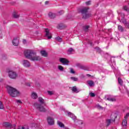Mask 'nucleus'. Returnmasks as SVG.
<instances>
[{"label": "nucleus", "mask_w": 129, "mask_h": 129, "mask_svg": "<svg viewBox=\"0 0 129 129\" xmlns=\"http://www.w3.org/2000/svg\"><path fill=\"white\" fill-rule=\"evenodd\" d=\"M24 55L26 58L29 59L31 61H41L42 59L40 56L37 55V52L33 50H25Z\"/></svg>", "instance_id": "nucleus-1"}, {"label": "nucleus", "mask_w": 129, "mask_h": 129, "mask_svg": "<svg viewBox=\"0 0 129 129\" xmlns=\"http://www.w3.org/2000/svg\"><path fill=\"white\" fill-rule=\"evenodd\" d=\"M8 94L12 96V97H17L20 94V92L18 90L13 87L10 86L6 87Z\"/></svg>", "instance_id": "nucleus-2"}, {"label": "nucleus", "mask_w": 129, "mask_h": 129, "mask_svg": "<svg viewBox=\"0 0 129 129\" xmlns=\"http://www.w3.org/2000/svg\"><path fill=\"white\" fill-rule=\"evenodd\" d=\"M88 10H89V8L85 7L80 10V13H81L83 15V19H88L92 16L91 13H88Z\"/></svg>", "instance_id": "nucleus-3"}, {"label": "nucleus", "mask_w": 129, "mask_h": 129, "mask_svg": "<svg viewBox=\"0 0 129 129\" xmlns=\"http://www.w3.org/2000/svg\"><path fill=\"white\" fill-rule=\"evenodd\" d=\"M34 105L35 108L38 110V111H40V112H46V109L42 105L36 102L34 104Z\"/></svg>", "instance_id": "nucleus-4"}, {"label": "nucleus", "mask_w": 129, "mask_h": 129, "mask_svg": "<svg viewBox=\"0 0 129 129\" xmlns=\"http://www.w3.org/2000/svg\"><path fill=\"white\" fill-rule=\"evenodd\" d=\"M7 72L8 73V76L11 79H16L18 77V74L14 71H9Z\"/></svg>", "instance_id": "nucleus-5"}, {"label": "nucleus", "mask_w": 129, "mask_h": 129, "mask_svg": "<svg viewBox=\"0 0 129 129\" xmlns=\"http://www.w3.org/2000/svg\"><path fill=\"white\" fill-rule=\"evenodd\" d=\"M45 37H47L48 40H50V39H52V34L50 33V31H49V29L48 28L45 29Z\"/></svg>", "instance_id": "nucleus-6"}, {"label": "nucleus", "mask_w": 129, "mask_h": 129, "mask_svg": "<svg viewBox=\"0 0 129 129\" xmlns=\"http://www.w3.org/2000/svg\"><path fill=\"white\" fill-rule=\"evenodd\" d=\"M115 118H116V116H114V119H106L105 123H106V127H107L108 126H109V125H110V123H111V121H115Z\"/></svg>", "instance_id": "nucleus-7"}, {"label": "nucleus", "mask_w": 129, "mask_h": 129, "mask_svg": "<svg viewBox=\"0 0 129 129\" xmlns=\"http://www.w3.org/2000/svg\"><path fill=\"white\" fill-rule=\"evenodd\" d=\"M59 61L60 63H62V64H63V65H66V64L69 63V61L67 58L63 57L59 58Z\"/></svg>", "instance_id": "nucleus-8"}, {"label": "nucleus", "mask_w": 129, "mask_h": 129, "mask_svg": "<svg viewBox=\"0 0 129 129\" xmlns=\"http://www.w3.org/2000/svg\"><path fill=\"white\" fill-rule=\"evenodd\" d=\"M3 126H5V127H7L8 128H13V125L8 122H5L3 123Z\"/></svg>", "instance_id": "nucleus-9"}, {"label": "nucleus", "mask_w": 129, "mask_h": 129, "mask_svg": "<svg viewBox=\"0 0 129 129\" xmlns=\"http://www.w3.org/2000/svg\"><path fill=\"white\" fill-rule=\"evenodd\" d=\"M47 122L49 125H53L54 124V119L51 117H48Z\"/></svg>", "instance_id": "nucleus-10"}, {"label": "nucleus", "mask_w": 129, "mask_h": 129, "mask_svg": "<svg viewBox=\"0 0 129 129\" xmlns=\"http://www.w3.org/2000/svg\"><path fill=\"white\" fill-rule=\"evenodd\" d=\"M23 64L24 67H30L31 65V64L30 63V61L27 60H23Z\"/></svg>", "instance_id": "nucleus-11"}, {"label": "nucleus", "mask_w": 129, "mask_h": 129, "mask_svg": "<svg viewBox=\"0 0 129 129\" xmlns=\"http://www.w3.org/2000/svg\"><path fill=\"white\" fill-rule=\"evenodd\" d=\"M19 42H20V41L19 40V39H18V38H16L13 39L12 43H13L14 46H18Z\"/></svg>", "instance_id": "nucleus-12"}, {"label": "nucleus", "mask_w": 129, "mask_h": 129, "mask_svg": "<svg viewBox=\"0 0 129 129\" xmlns=\"http://www.w3.org/2000/svg\"><path fill=\"white\" fill-rule=\"evenodd\" d=\"M68 116H70V117H71V118H72V119H73V120H74V121H75V120H76V118H77L76 116L73 113H72L71 112H69L68 114Z\"/></svg>", "instance_id": "nucleus-13"}, {"label": "nucleus", "mask_w": 129, "mask_h": 129, "mask_svg": "<svg viewBox=\"0 0 129 129\" xmlns=\"http://www.w3.org/2000/svg\"><path fill=\"white\" fill-rule=\"evenodd\" d=\"M71 89L74 93H78V92H80V90L78 89L76 86L73 87Z\"/></svg>", "instance_id": "nucleus-14"}, {"label": "nucleus", "mask_w": 129, "mask_h": 129, "mask_svg": "<svg viewBox=\"0 0 129 129\" xmlns=\"http://www.w3.org/2000/svg\"><path fill=\"white\" fill-rule=\"evenodd\" d=\"M107 100H108L109 101H112V102H113V101H116V99H115V98L114 97H111V95H108Z\"/></svg>", "instance_id": "nucleus-15"}, {"label": "nucleus", "mask_w": 129, "mask_h": 129, "mask_svg": "<svg viewBox=\"0 0 129 129\" xmlns=\"http://www.w3.org/2000/svg\"><path fill=\"white\" fill-rule=\"evenodd\" d=\"M48 17L50 19H55V18H56V14L49 12L48 13Z\"/></svg>", "instance_id": "nucleus-16"}, {"label": "nucleus", "mask_w": 129, "mask_h": 129, "mask_svg": "<svg viewBox=\"0 0 129 129\" xmlns=\"http://www.w3.org/2000/svg\"><path fill=\"white\" fill-rule=\"evenodd\" d=\"M40 53L43 57H47V56H48V53L46 52V50H41Z\"/></svg>", "instance_id": "nucleus-17"}, {"label": "nucleus", "mask_w": 129, "mask_h": 129, "mask_svg": "<svg viewBox=\"0 0 129 129\" xmlns=\"http://www.w3.org/2000/svg\"><path fill=\"white\" fill-rule=\"evenodd\" d=\"M13 18H15V19H18V18H20V15L18 14V13L14 12L13 13Z\"/></svg>", "instance_id": "nucleus-18"}, {"label": "nucleus", "mask_w": 129, "mask_h": 129, "mask_svg": "<svg viewBox=\"0 0 129 129\" xmlns=\"http://www.w3.org/2000/svg\"><path fill=\"white\" fill-rule=\"evenodd\" d=\"M90 28V26L89 25H85L83 26V30L85 31V32H88V29Z\"/></svg>", "instance_id": "nucleus-19"}, {"label": "nucleus", "mask_w": 129, "mask_h": 129, "mask_svg": "<svg viewBox=\"0 0 129 129\" xmlns=\"http://www.w3.org/2000/svg\"><path fill=\"white\" fill-rule=\"evenodd\" d=\"M31 97L33 99H37V98H38V95H37L35 92H33L31 95Z\"/></svg>", "instance_id": "nucleus-20"}, {"label": "nucleus", "mask_w": 129, "mask_h": 129, "mask_svg": "<svg viewBox=\"0 0 129 129\" xmlns=\"http://www.w3.org/2000/svg\"><path fill=\"white\" fill-rule=\"evenodd\" d=\"M38 101L40 102V104H45V100L42 99V97H39L38 98Z\"/></svg>", "instance_id": "nucleus-21"}, {"label": "nucleus", "mask_w": 129, "mask_h": 129, "mask_svg": "<svg viewBox=\"0 0 129 129\" xmlns=\"http://www.w3.org/2000/svg\"><path fill=\"white\" fill-rule=\"evenodd\" d=\"M88 84L90 86V87H91V86H94V82L91 80L88 81Z\"/></svg>", "instance_id": "nucleus-22"}, {"label": "nucleus", "mask_w": 129, "mask_h": 129, "mask_svg": "<svg viewBox=\"0 0 129 129\" xmlns=\"http://www.w3.org/2000/svg\"><path fill=\"white\" fill-rule=\"evenodd\" d=\"M122 125L123 126H126V125H127V121L126 120V119L124 118V119L123 120L122 122Z\"/></svg>", "instance_id": "nucleus-23"}, {"label": "nucleus", "mask_w": 129, "mask_h": 129, "mask_svg": "<svg viewBox=\"0 0 129 129\" xmlns=\"http://www.w3.org/2000/svg\"><path fill=\"white\" fill-rule=\"evenodd\" d=\"M123 24H124V26L126 28L129 29V23L126 22V20H124L122 21Z\"/></svg>", "instance_id": "nucleus-24"}, {"label": "nucleus", "mask_w": 129, "mask_h": 129, "mask_svg": "<svg viewBox=\"0 0 129 129\" xmlns=\"http://www.w3.org/2000/svg\"><path fill=\"white\" fill-rule=\"evenodd\" d=\"M57 28V29H59V30H61V29H63V28H64V25L62 23H60L58 25Z\"/></svg>", "instance_id": "nucleus-25"}, {"label": "nucleus", "mask_w": 129, "mask_h": 129, "mask_svg": "<svg viewBox=\"0 0 129 129\" xmlns=\"http://www.w3.org/2000/svg\"><path fill=\"white\" fill-rule=\"evenodd\" d=\"M57 124L60 126V127H64V125L62 122L60 121H57Z\"/></svg>", "instance_id": "nucleus-26"}, {"label": "nucleus", "mask_w": 129, "mask_h": 129, "mask_svg": "<svg viewBox=\"0 0 129 129\" xmlns=\"http://www.w3.org/2000/svg\"><path fill=\"white\" fill-rule=\"evenodd\" d=\"M72 52H74V49L72 48H70L68 50V54H72Z\"/></svg>", "instance_id": "nucleus-27"}, {"label": "nucleus", "mask_w": 129, "mask_h": 129, "mask_svg": "<svg viewBox=\"0 0 129 129\" xmlns=\"http://www.w3.org/2000/svg\"><path fill=\"white\" fill-rule=\"evenodd\" d=\"M118 30L120 31V32H123V27L120 25L118 26Z\"/></svg>", "instance_id": "nucleus-28"}, {"label": "nucleus", "mask_w": 129, "mask_h": 129, "mask_svg": "<svg viewBox=\"0 0 129 129\" xmlns=\"http://www.w3.org/2000/svg\"><path fill=\"white\" fill-rule=\"evenodd\" d=\"M123 9L124 11H125V12H127V13H129V8L127 7V6H125L123 7Z\"/></svg>", "instance_id": "nucleus-29"}, {"label": "nucleus", "mask_w": 129, "mask_h": 129, "mask_svg": "<svg viewBox=\"0 0 129 129\" xmlns=\"http://www.w3.org/2000/svg\"><path fill=\"white\" fill-rule=\"evenodd\" d=\"M55 40L57 41L58 42H62V38L58 36L55 38Z\"/></svg>", "instance_id": "nucleus-30"}, {"label": "nucleus", "mask_w": 129, "mask_h": 129, "mask_svg": "<svg viewBox=\"0 0 129 129\" xmlns=\"http://www.w3.org/2000/svg\"><path fill=\"white\" fill-rule=\"evenodd\" d=\"M118 82L120 85H122V80L120 78H118Z\"/></svg>", "instance_id": "nucleus-31"}, {"label": "nucleus", "mask_w": 129, "mask_h": 129, "mask_svg": "<svg viewBox=\"0 0 129 129\" xmlns=\"http://www.w3.org/2000/svg\"><path fill=\"white\" fill-rule=\"evenodd\" d=\"M58 68L60 71H64V68H63V67L61 66H58Z\"/></svg>", "instance_id": "nucleus-32"}, {"label": "nucleus", "mask_w": 129, "mask_h": 129, "mask_svg": "<svg viewBox=\"0 0 129 129\" xmlns=\"http://www.w3.org/2000/svg\"><path fill=\"white\" fill-rule=\"evenodd\" d=\"M71 79H72V80H73V81H78V78H77L72 77H71Z\"/></svg>", "instance_id": "nucleus-33"}, {"label": "nucleus", "mask_w": 129, "mask_h": 129, "mask_svg": "<svg viewBox=\"0 0 129 129\" xmlns=\"http://www.w3.org/2000/svg\"><path fill=\"white\" fill-rule=\"evenodd\" d=\"M63 14H64V11L63 10H61L58 12V16H61V15H63Z\"/></svg>", "instance_id": "nucleus-34"}, {"label": "nucleus", "mask_w": 129, "mask_h": 129, "mask_svg": "<svg viewBox=\"0 0 129 129\" xmlns=\"http://www.w3.org/2000/svg\"><path fill=\"white\" fill-rule=\"evenodd\" d=\"M77 66H79L81 69H85V67L80 64H78Z\"/></svg>", "instance_id": "nucleus-35"}, {"label": "nucleus", "mask_w": 129, "mask_h": 129, "mask_svg": "<svg viewBox=\"0 0 129 129\" xmlns=\"http://www.w3.org/2000/svg\"><path fill=\"white\" fill-rule=\"evenodd\" d=\"M4 109V105L3 104V103L0 101V109Z\"/></svg>", "instance_id": "nucleus-36"}, {"label": "nucleus", "mask_w": 129, "mask_h": 129, "mask_svg": "<svg viewBox=\"0 0 129 129\" xmlns=\"http://www.w3.org/2000/svg\"><path fill=\"white\" fill-rule=\"evenodd\" d=\"M90 96H91V97H95V94H94V93H90Z\"/></svg>", "instance_id": "nucleus-37"}, {"label": "nucleus", "mask_w": 129, "mask_h": 129, "mask_svg": "<svg viewBox=\"0 0 129 129\" xmlns=\"http://www.w3.org/2000/svg\"><path fill=\"white\" fill-rule=\"evenodd\" d=\"M2 38H3V31L0 29V39H2Z\"/></svg>", "instance_id": "nucleus-38"}, {"label": "nucleus", "mask_w": 129, "mask_h": 129, "mask_svg": "<svg viewBox=\"0 0 129 129\" xmlns=\"http://www.w3.org/2000/svg\"><path fill=\"white\" fill-rule=\"evenodd\" d=\"M70 73H72V74H75V71L73 70V69H70Z\"/></svg>", "instance_id": "nucleus-39"}, {"label": "nucleus", "mask_w": 129, "mask_h": 129, "mask_svg": "<svg viewBox=\"0 0 129 129\" xmlns=\"http://www.w3.org/2000/svg\"><path fill=\"white\" fill-rule=\"evenodd\" d=\"M95 49L97 50L98 52H100L101 51V50L99 47H95Z\"/></svg>", "instance_id": "nucleus-40"}, {"label": "nucleus", "mask_w": 129, "mask_h": 129, "mask_svg": "<svg viewBox=\"0 0 129 129\" xmlns=\"http://www.w3.org/2000/svg\"><path fill=\"white\" fill-rule=\"evenodd\" d=\"M97 108H98L99 109H103V107H102V106H101L100 105H99L98 104L97 105Z\"/></svg>", "instance_id": "nucleus-41"}, {"label": "nucleus", "mask_w": 129, "mask_h": 129, "mask_svg": "<svg viewBox=\"0 0 129 129\" xmlns=\"http://www.w3.org/2000/svg\"><path fill=\"white\" fill-rule=\"evenodd\" d=\"M91 4V1H88L86 2V5L87 6H89Z\"/></svg>", "instance_id": "nucleus-42"}, {"label": "nucleus", "mask_w": 129, "mask_h": 129, "mask_svg": "<svg viewBox=\"0 0 129 129\" xmlns=\"http://www.w3.org/2000/svg\"><path fill=\"white\" fill-rule=\"evenodd\" d=\"M47 93L49 94V95H52L53 94V92L50 91H47Z\"/></svg>", "instance_id": "nucleus-43"}, {"label": "nucleus", "mask_w": 129, "mask_h": 129, "mask_svg": "<svg viewBox=\"0 0 129 129\" xmlns=\"http://www.w3.org/2000/svg\"><path fill=\"white\" fill-rule=\"evenodd\" d=\"M26 85H27V86H28L29 87H30V86H31V83H26Z\"/></svg>", "instance_id": "nucleus-44"}, {"label": "nucleus", "mask_w": 129, "mask_h": 129, "mask_svg": "<svg viewBox=\"0 0 129 129\" xmlns=\"http://www.w3.org/2000/svg\"><path fill=\"white\" fill-rule=\"evenodd\" d=\"M16 102H17V103H22V101H21L20 100H17Z\"/></svg>", "instance_id": "nucleus-45"}, {"label": "nucleus", "mask_w": 129, "mask_h": 129, "mask_svg": "<svg viewBox=\"0 0 129 129\" xmlns=\"http://www.w3.org/2000/svg\"><path fill=\"white\" fill-rule=\"evenodd\" d=\"M26 42H27V41H26L25 39H24V40H23V43L24 44H26Z\"/></svg>", "instance_id": "nucleus-46"}, {"label": "nucleus", "mask_w": 129, "mask_h": 129, "mask_svg": "<svg viewBox=\"0 0 129 129\" xmlns=\"http://www.w3.org/2000/svg\"><path fill=\"white\" fill-rule=\"evenodd\" d=\"M13 128H14V127H16V126H17V125L16 124H14V125H13Z\"/></svg>", "instance_id": "nucleus-47"}, {"label": "nucleus", "mask_w": 129, "mask_h": 129, "mask_svg": "<svg viewBox=\"0 0 129 129\" xmlns=\"http://www.w3.org/2000/svg\"><path fill=\"white\" fill-rule=\"evenodd\" d=\"M45 5H48V4H49V2L46 1L45 2Z\"/></svg>", "instance_id": "nucleus-48"}, {"label": "nucleus", "mask_w": 129, "mask_h": 129, "mask_svg": "<svg viewBox=\"0 0 129 129\" xmlns=\"http://www.w3.org/2000/svg\"><path fill=\"white\" fill-rule=\"evenodd\" d=\"M87 76H88V77H91V76L89 74H87Z\"/></svg>", "instance_id": "nucleus-49"}, {"label": "nucleus", "mask_w": 129, "mask_h": 129, "mask_svg": "<svg viewBox=\"0 0 129 129\" xmlns=\"http://www.w3.org/2000/svg\"><path fill=\"white\" fill-rule=\"evenodd\" d=\"M64 129H69V128L65 127H64Z\"/></svg>", "instance_id": "nucleus-50"}, {"label": "nucleus", "mask_w": 129, "mask_h": 129, "mask_svg": "<svg viewBox=\"0 0 129 129\" xmlns=\"http://www.w3.org/2000/svg\"><path fill=\"white\" fill-rule=\"evenodd\" d=\"M127 92V94H128V95L129 96V92Z\"/></svg>", "instance_id": "nucleus-51"}, {"label": "nucleus", "mask_w": 129, "mask_h": 129, "mask_svg": "<svg viewBox=\"0 0 129 129\" xmlns=\"http://www.w3.org/2000/svg\"><path fill=\"white\" fill-rule=\"evenodd\" d=\"M91 46H92V43H90Z\"/></svg>", "instance_id": "nucleus-52"}]
</instances>
